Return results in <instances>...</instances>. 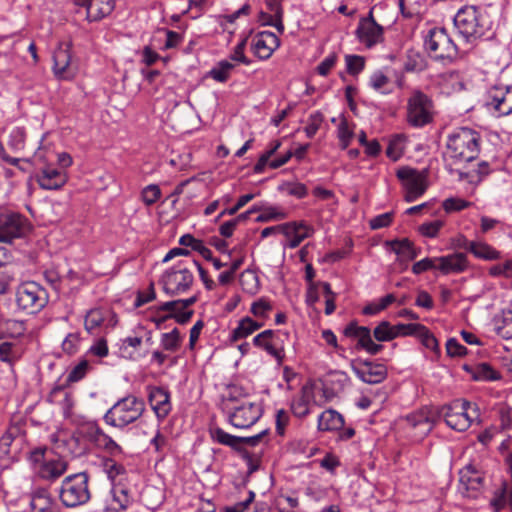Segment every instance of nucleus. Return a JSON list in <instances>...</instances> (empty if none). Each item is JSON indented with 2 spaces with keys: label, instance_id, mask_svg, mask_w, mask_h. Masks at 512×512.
Wrapping results in <instances>:
<instances>
[{
  "label": "nucleus",
  "instance_id": "f257e3e1",
  "mask_svg": "<svg viewBox=\"0 0 512 512\" xmlns=\"http://www.w3.org/2000/svg\"><path fill=\"white\" fill-rule=\"evenodd\" d=\"M482 144L481 134L469 127H457L446 140L444 152L445 168L450 175H454L466 164L477 160Z\"/></svg>",
  "mask_w": 512,
  "mask_h": 512
},
{
  "label": "nucleus",
  "instance_id": "f03ea898",
  "mask_svg": "<svg viewBox=\"0 0 512 512\" xmlns=\"http://www.w3.org/2000/svg\"><path fill=\"white\" fill-rule=\"evenodd\" d=\"M457 35L467 44H476L477 41L489 38L492 22L487 11L476 5L461 7L453 18Z\"/></svg>",
  "mask_w": 512,
  "mask_h": 512
},
{
  "label": "nucleus",
  "instance_id": "7ed1b4c3",
  "mask_svg": "<svg viewBox=\"0 0 512 512\" xmlns=\"http://www.w3.org/2000/svg\"><path fill=\"white\" fill-rule=\"evenodd\" d=\"M241 389L233 386L222 400L221 409L227 422L237 429L253 426L263 415V407L259 402L241 399Z\"/></svg>",
  "mask_w": 512,
  "mask_h": 512
},
{
  "label": "nucleus",
  "instance_id": "20e7f679",
  "mask_svg": "<svg viewBox=\"0 0 512 512\" xmlns=\"http://www.w3.org/2000/svg\"><path fill=\"white\" fill-rule=\"evenodd\" d=\"M146 410L145 401L133 394L118 399L103 416L109 426L124 429L140 419Z\"/></svg>",
  "mask_w": 512,
  "mask_h": 512
},
{
  "label": "nucleus",
  "instance_id": "39448f33",
  "mask_svg": "<svg viewBox=\"0 0 512 512\" xmlns=\"http://www.w3.org/2000/svg\"><path fill=\"white\" fill-rule=\"evenodd\" d=\"M196 260H182L163 272L159 283L169 296H177L190 290L194 283L193 268Z\"/></svg>",
  "mask_w": 512,
  "mask_h": 512
},
{
  "label": "nucleus",
  "instance_id": "423d86ee",
  "mask_svg": "<svg viewBox=\"0 0 512 512\" xmlns=\"http://www.w3.org/2000/svg\"><path fill=\"white\" fill-rule=\"evenodd\" d=\"M89 475L79 472L65 477L59 488V499L66 508H77L91 499Z\"/></svg>",
  "mask_w": 512,
  "mask_h": 512
},
{
  "label": "nucleus",
  "instance_id": "0eeeda50",
  "mask_svg": "<svg viewBox=\"0 0 512 512\" xmlns=\"http://www.w3.org/2000/svg\"><path fill=\"white\" fill-rule=\"evenodd\" d=\"M439 415L444 418L451 429L463 432L472 425L480 414L476 404L464 399H455L450 404L442 406Z\"/></svg>",
  "mask_w": 512,
  "mask_h": 512
},
{
  "label": "nucleus",
  "instance_id": "6e6552de",
  "mask_svg": "<svg viewBox=\"0 0 512 512\" xmlns=\"http://www.w3.org/2000/svg\"><path fill=\"white\" fill-rule=\"evenodd\" d=\"M435 113L432 98L419 89L413 90L407 99V123L413 128H422L433 122Z\"/></svg>",
  "mask_w": 512,
  "mask_h": 512
},
{
  "label": "nucleus",
  "instance_id": "1a4fd4ad",
  "mask_svg": "<svg viewBox=\"0 0 512 512\" xmlns=\"http://www.w3.org/2000/svg\"><path fill=\"white\" fill-rule=\"evenodd\" d=\"M424 47L434 59L453 62L458 56V47L444 27H433L424 38Z\"/></svg>",
  "mask_w": 512,
  "mask_h": 512
},
{
  "label": "nucleus",
  "instance_id": "9d476101",
  "mask_svg": "<svg viewBox=\"0 0 512 512\" xmlns=\"http://www.w3.org/2000/svg\"><path fill=\"white\" fill-rule=\"evenodd\" d=\"M16 303L19 309L28 314H36L48 303L46 290L34 281L22 283L16 291Z\"/></svg>",
  "mask_w": 512,
  "mask_h": 512
},
{
  "label": "nucleus",
  "instance_id": "9b49d317",
  "mask_svg": "<svg viewBox=\"0 0 512 512\" xmlns=\"http://www.w3.org/2000/svg\"><path fill=\"white\" fill-rule=\"evenodd\" d=\"M396 176L402 183L405 191L404 200L408 203L416 201L428 188L427 169L418 170L404 166L397 170Z\"/></svg>",
  "mask_w": 512,
  "mask_h": 512
},
{
  "label": "nucleus",
  "instance_id": "f8f14e48",
  "mask_svg": "<svg viewBox=\"0 0 512 512\" xmlns=\"http://www.w3.org/2000/svg\"><path fill=\"white\" fill-rule=\"evenodd\" d=\"M29 230L27 219L18 212L0 208V242L11 243L26 235Z\"/></svg>",
  "mask_w": 512,
  "mask_h": 512
},
{
  "label": "nucleus",
  "instance_id": "ddd939ff",
  "mask_svg": "<svg viewBox=\"0 0 512 512\" xmlns=\"http://www.w3.org/2000/svg\"><path fill=\"white\" fill-rule=\"evenodd\" d=\"M79 434L96 448L107 454L121 452V446L98 425L96 421H85L79 428Z\"/></svg>",
  "mask_w": 512,
  "mask_h": 512
},
{
  "label": "nucleus",
  "instance_id": "4468645a",
  "mask_svg": "<svg viewBox=\"0 0 512 512\" xmlns=\"http://www.w3.org/2000/svg\"><path fill=\"white\" fill-rule=\"evenodd\" d=\"M485 105L497 117L512 114V85L492 86L486 95Z\"/></svg>",
  "mask_w": 512,
  "mask_h": 512
},
{
  "label": "nucleus",
  "instance_id": "2eb2a0df",
  "mask_svg": "<svg viewBox=\"0 0 512 512\" xmlns=\"http://www.w3.org/2000/svg\"><path fill=\"white\" fill-rule=\"evenodd\" d=\"M134 504V496L128 484L119 481L110 486L103 512H125Z\"/></svg>",
  "mask_w": 512,
  "mask_h": 512
},
{
  "label": "nucleus",
  "instance_id": "dca6fc26",
  "mask_svg": "<svg viewBox=\"0 0 512 512\" xmlns=\"http://www.w3.org/2000/svg\"><path fill=\"white\" fill-rule=\"evenodd\" d=\"M147 391L148 403L158 423L161 424L172 411L171 393L162 386H148Z\"/></svg>",
  "mask_w": 512,
  "mask_h": 512
},
{
  "label": "nucleus",
  "instance_id": "f3484780",
  "mask_svg": "<svg viewBox=\"0 0 512 512\" xmlns=\"http://www.w3.org/2000/svg\"><path fill=\"white\" fill-rule=\"evenodd\" d=\"M72 44L70 42H60L53 53L52 70L55 77L59 80H71L75 76L72 69Z\"/></svg>",
  "mask_w": 512,
  "mask_h": 512
},
{
  "label": "nucleus",
  "instance_id": "a211bd4d",
  "mask_svg": "<svg viewBox=\"0 0 512 512\" xmlns=\"http://www.w3.org/2000/svg\"><path fill=\"white\" fill-rule=\"evenodd\" d=\"M351 369L361 381L368 384L381 383L386 379L388 374L385 365L368 360L352 362Z\"/></svg>",
  "mask_w": 512,
  "mask_h": 512
},
{
  "label": "nucleus",
  "instance_id": "6ab92c4d",
  "mask_svg": "<svg viewBox=\"0 0 512 512\" xmlns=\"http://www.w3.org/2000/svg\"><path fill=\"white\" fill-rule=\"evenodd\" d=\"M280 46L279 37L271 31H260L251 42V50L259 60L269 59Z\"/></svg>",
  "mask_w": 512,
  "mask_h": 512
},
{
  "label": "nucleus",
  "instance_id": "aec40b11",
  "mask_svg": "<svg viewBox=\"0 0 512 512\" xmlns=\"http://www.w3.org/2000/svg\"><path fill=\"white\" fill-rule=\"evenodd\" d=\"M483 485V476L470 465L460 471L459 491L464 497L477 498Z\"/></svg>",
  "mask_w": 512,
  "mask_h": 512
},
{
  "label": "nucleus",
  "instance_id": "412c9836",
  "mask_svg": "<svg viewBox=\"0 0 512 512\" xmlns=\"http://www.w3.org/2000/svg\"><path fill=\"white\" fill-rule=\"evenodd\" d=\"M35 179L44 190H59L67 183L68 175L63 169L47 165L35 175Z\"/></svg>",
  "mask_w": 512,
  "mask_h": 512
},
{
  "label": "nucleus",
  "instance_id": "4be33fe9",
  "mask_svg": "<svg viewBox=\"0 0 512 512\" xmlns=\"http://www.w3.org/2000/svg\"><path fill=\"white\" fill-rule=\"evenodd\" d=\"M282 234L287 238L285 244L290 249L297 248L302 241L312 236L314 229L304 221H292L280 224Z\"/></svg>",
  "mask_w": 512,
  "mask_h": 512
},
{
  "label": "nucleus",
  "instance_id": "5701e85b",
  "mask_svg": "<svg viewBox=\"0 0 512 512\" xmlns=\"http://www.w3.org/2000/svg\"><path fill=\"white\" fill-rule=\"evenodd\" d=\"M344 334L347 337L358 338L357 346L370 355L378 354L383 348V345L377 344L372 340L371 331L368 327L358 326L355 322H351L346 326Z\"/></svg>",
  "mask_w": 512,
  "mask_h": 512
},
{
  "label": "nucleus",
  "instance_id": "b1692460",
  "mask_svg": "<svg viewBox=\"0 0 512 512\" xmlns=\"http://www.w3.org/2000/svg\"><path fill=\"white\" fill-rule=\"evenodd\" d=\"M469 268L466 253L455 252L437 257V270L443 275L461 274Z\"/></svg>",
  "mask_w": 512,
  "mask_h": 512
},
{
  "label": "nucleus",
  "instance_id": "393cba45",
  "mask_svg": "<svg viewBox=\"0 0 512 512\" xmlns=\"http://www.w3.org/2000/svg\"><path fill=\"white\" fill-rule=\"evenodd\" d=\"M124 454L123 448L121 452L116 454H107L100 459V467L103 473L106 475L110 486L118 484L121 478L126 476L127 469L124 464L120 461V457Z\"/></svg>",
  "mask_w": 512,
  "mask_h": 512
},
{
  "label": "nucleus",
  "instance_id": "a878e982",
  "mask_svg": "<svg viewBox=\"0 0 512 512\" xmlns=\"http://www.w3.org/2000/svg\"><path fill=\"white\" fill-rule=\"evenodd\" d=\"M75 4L84 7L86 19L96 22L104 19L112 13L115 7L114 0H74Z\"/></svg>",
  "mask_w": 512,
  "mask_h": 512
},
{
  "label": "nucleus",
  "instance_id": "bb28decb",
  "mask_svg": "<svg viewBox=\"0 0 512 512\" xmlns=\"http://www.w3.org/2000/svg\"><path fill=\"white\" fill-rule=\"evenodd\" d=\"M68 386L61 384L58 380L47 396V401L51 404H58L61 407L62 414L69 418L74 407V398L71 392L67 390Z\"/></svg>",
  "mask_w": 512,
  "mask_h": 512
},
{
  "label": "nucleus",
  "instance_id": "cd10ccee",
  "mask_svg": "<svg viewBox=\"0 0 512 512\" xmlns=\"http://www.w3.org/2000/svg\"><path fill=\"white\" fill-rule=\"evenodd\" d=\"M355 34L359 42L367 48H372L384 40V29L379 24L358 23Z\"/></svg>",
  "mask_w": 512,
  "mask_h": 512
},
{
  "label": "nucleus",
  "instance_id": "c85d7f7f",
  "mask_svg": "<svg viewBox=\"0 0 512 512\" xmlns=\"http://www.w3.org/2000/svg\"><path fill=\"white\" fill-rule=\"evenodd\" d=\"M32 512H60V507L48 490L39 488L31 494Z\"/></svg>",
  "mask_w": 512,
  "mask_h": 512
},
{
  "label": "nucleus",
  "instance_id": "c756f323",
  "mask_svg": "<svg viewBox=\"0 0 512 512\" xmlns=\"http://www.w3.org/2000/svg\"><path fill=\"white\" fill-rule=\"evenodd\" d=\"M143 343V337L134 335L127 336L121 340L119 351L123 358L128 360L137 361L144 358L148 351L140 352L139 348Z\"/></svg>",
  "mask_w": 512,
  "mask_h": 512
},
{
  "label": "nucleus",
  "instance_id": "7c9ffc66",
  "mask_svg": "<svg viewBox=\"0 0 512 512\" xmlns=\"http://www.w3.org/2000/svg\"><path fill=\"white\" fill-rule=\"evenodd\" d=\"M388 244L391 250L399 257L401 261L409 262L415 260L421 253V248L415 247L408 238L395 239Z\"/></svg>",
  "mask_w": 512,
  "mask_h": 512
},
{
  "label": "nucleus",
  "instance_id": "2f4dec72",
  "mask_svg": "<svg viewBox=\"0 0 512 512\" xmlns=\"http://www.w3.org/2000/svg\"><path fill=\"white\" fill-rule=\"evenodd\" d=\"M68 468V464L63 459H52L44 461L38 470L41 479L47 481H55L60 478Z\"/></svg>",
  "mask_w": 512,
  "mask_h": 512
},
{
  "label": "nucleus",
  "instance_id": "473e14b6",
  "mask_svg": "<svg viewBox=\"0 0 512 512\" xmlns=\"http://www.w3.org/2000/svg\"><path fill=\"white\" fill-rule=\"evenodd\" d=\"M263 325V322L256 321L249 316H245L238 321L237 327L231 331L229 340L230 342L234 343L241 339L247 338L255 331L262 328Z\"/></svg>",
  "mask_w": 512,
  "mask_h": 512
},
{
  "label": "nucleus",
  "instance_id": "72a5a7b5",
  "mask_svg": "<svg viewBox=\"0 0 512 512\" xmlns=\"http://www.w3.org/2000/svg\"><path fill=\"white\" fill-rule=\"evenodd\" d=\"M463 369L471 375L475 381H496L501 379V374L489 363L483 362L475 366L463 365Z\"/></svg>",
  "mask_w": 512,
  "mask_h": 512
},
{
  "label": "nucleus",
  "instance_id": "f704fd0d",
  "mask_svg": "<svg viewBox=\"0 0 512 512\" xmlns=\"http://www.w3.org/2000/svg\"><path fill=\"white\" fill-rule=\"evenodd\" d=\"M368 86L382 95L394 92V82L381 69L375 70L369 77Z\"/></svg>",
  "mask_w": 512,
  "mask_h": 512
},
{
  "label": "nucleus",
  "instance_id": "c9c22d12",
  "mask_svg": "<svg viewBox=\"0 0 512 512\" xmlns=\"http://www.w3.org/2000/svg\"><path fill=\"white\" fill-rule=\"evenodd\" d=\"M343 416L334 409L323 411L318 417L320 431H338L344 426Z\"/></svg>",
  "mask_w": 512,
  "mask_h": 512
},
{
  "label": "nucleus",
  "instance_id": "e433bc0d",
  "mask_svg": "<svg viewBox=\"0 0 512 512\" xmlns=\"http://www.w3.org/2000/svg\"><path fill=\"white\" fill-rule=\"evenodd\" d=\"M209 435L214 442L228 446L236 451H241V439L239 436L229 434L217 426L209 428Z\"/></svg>",
  "mask_w": 512,
  "mask_h": 512
},
{
  "label": "nucleus",
  "instance_id": "4c0bfd02",
  "mask_svg": "<svg viewBox=\"0 0 512 512\" xmlns=\"http://www.w3.org/2000/svg\"><path fill=\"white\" fill-rule=\"evenodd\" d=\"M289 339V333L281 332L279 330H272V336L270 340L271 349L269 355L275 358L278 365H281L285 358V341Z\"/></svg>",
  "mask_w": 512,
  "mask_h": 512
},
{
  "label": "nucleus",
  "instance_id": "58836bf2",
  "mask_svg": "<svg viewBox=\"0 0 512 512\" xmlns=\"http://www.w3.org/2000/svg\"><path fill=\"white\" fill-rule=\"evenodd\" d=\"M465 167L460 168L454 175H457L458 180H466L469 183H477L482 180L484 176L490 173V165L486 161L477 163V167L471 170H464Z\"/></svg>",
  "mask_w": 512,
  "mask_h": 512
},
{
  "label": "nucleus",
  "instance_id": "ea45409f",
  "mask_svg": "<svg viewBox=\"0 0 512 512\" xmlns=\"http://www.w3.org/2000/svg\"><path fill=\"white\" fill-rule=\"evenodd\" d=\"M475 258L484 261H493L501 258V252L484 241H474L470 245V252Z\"/></svg>",
  "mask_w": 512,
  "mask_h": 512
},
{
  "label": "nucleus",
  "instance_id": "a19ab883",
  "mask_svg": "<svg viewBox=\"0 0 512 512\" xmlns=\"http://www.w3.org/2000/svg\"><path fill=\"white\" fill-rule=\"evenodd\" d=\"M234 64L227 60H221L216 63L205 75L206 78H211L219 83H225L231 77L234 70Z\"/></svg>",
  "mask_w": 512,
  "mask_h": 512
},
{
  "label": "nucleus",
  "instance_id": "79ce46f5",
  "mask_svg": "<svg viewBox=\"0 0 512 512\" xmlns=\"http://www.w3.org/2000/svg\"><path fill=\"white\" fill-rule=\"evenodd\" d=\"M495 330L504 339H512V310H503L494 320Z\"/></svg>",
  "mask_w": 512,
  "mask_h": 512
},
{
  "label": "nucleus",
  "instance_id": "37998d69",
  "mask_svg": "<svg viewBox=\"0 0 512 512\" xmlns=\"http://www.w3.org/2000/svg\"><path fill=\"white\" fill-rule=\"evenodd\" d=\"M240 285L245 293L255 295L260 289V280L257 273L251 269H246L240 274Z\"/></svg>",
  "mask_w": 512,
  "mask_h": 512
},
{
  "label": "nucleus",
  "instance_id": "c03bdc74",
  "mask_svg": "<svg viewBox=\"0 0 512 512\" xmlns=\"http://www.w3.org/2000/svg\"><path fill=\"white\" fill-rule=\"evenodd\" d=\"M182 340L179 329L175 327L170 332L161 334L160 345L165 351L176 352L180 349Z\"/></svg>",
  "mask_w": 512,
  "mask_h": 512
},
{
  "label": "nucleus",
  "instance_id": "a18cd8bd",
  "mask_svg": "<svg viewBox=\"0 0 512 512\" xmlns=\"http://www.w3.org/2000/svg\"><path fill=\"white\" fill-rule=\"evenodd\" d=\"M179 244L184 247H190L193 251L198 252L205 260L211 258V250L205 246L204 242L196 239L191 234H184L179 239Z\"/></svg>",
  "mask_w": 512,
  "mask_h": 512
},
{
  "label": "nucleus",
  "instance_id": "49530a36",
  "mask_svg": "<svg viewBox=\"0 0 512 512\" xmlns=\"http://www.w3.org/2000/svg\"><path fill=\"white\" fill-rule=\"evenodd\" d=\"M91 365L87 360H81L76 366H74L68 373L64 382L61 384L70 386L72 383L81 381L86 377L88 372L91 370Z\"/></svg>",
  "mask_w": 512,
  "mask_h": 512
},
{
  "label": "nucleus",
  "instance_id": "de8ad7c7",
  "mask_svg": "<svg viewBox=\"0 0 512 512\" xmlns=\"http://www.w3.org/2000/svg\"><path fill=\"white\" fill-rule=\"evenodd\" d=\"M14 280V267L10 264L0 262V296L9 292Z\"/></svg>",
  "mask_w": 512,
  "mask_h": 512
},
{
  "label": "nucleus",
  "instance_id": "09e8293b",
  "mask_svg": "<svg viewBox=\"0 0 512 512\" xmlns=\"http://www.w3.org/2000/svg\"><path fill=\"white\" fill-rule=\"evenodd\" d=\"M105 319V312L102 309H90L85 316L84 327L87 332L93 333L95 329L99 328L104 323Z\"/></svg>",
  "mask_w": 512,
  "mask_h": 512
},
{
  "label": "nucleus",
  "instance_id": "8fccbe9b",
  "mask_svg": "<svg viewBox=\"0 0 512 512\" xmlns=\"http://www.w3.org/2000/svg\"><path fill=\"white\" fill-rule=\"evenodd\" d=\"M283 0H265L266 6L271 13H274L276 16L275 23L266 22L270 26H273L277 29V31L282 34L284 32V24H283Z\"/></svg>",
  "mask_w": 512,
  "mask_h": 512
},
{
  "label": "nucleus",
  "instance_id": "3c124183",
  "mask_svg": "<svg viewBox=\"0 0 512 512\" xmlns=\"http://www.w3.org/2000/svg\"><path fill=\"white\" fill-rule=\"evenodd\" d=\"M26 141V130L24 127H14L8 137V146L14 152L24 149Z\"/></svg>",
  "mask_w": 512,
  "mask_h": 512
},
{
  "label": "nucleus",
  "instance_id": "603ef678",
  "mask_svg": "<svg viewBox=\"0 0 512 512\" xmlns=\"http://www.w3.org/2000/svg\"><path fill=\"white\" fill-rule=\"evenodd\" d=\"M374 337L377 341H391L396 338L394 327L388 321L380 322L374 329Z\"/></svg>",
  "mask_w": 512,
  "mask_h": 512
},
{
  "label": "nucleus",
  "instance_id": "864d4df0",
  "mask_svg": "<svg viewBox=\"0 0 512 512\" xmlns=\"http://www.w3.org/2000/svg\"><path fill=\"white\" fill-rule=\"evenodd\" d=\"M80 341L81 337L79 332L68 333L62 341V351L67 355L76 354L80 347Z\"/></svg>",
  "mask_w": 512,
  "mask_h": 512
},
{
  "label": "nucleus",
  "instance_id": "5fc2aeb1",
  "mask_svg": "<svg viewBox=\"0 0 512 512\" xmlns=\"http://www.w3.org/2000/svg\"><path fill=\"white\" fill-rule=\"evenodd\" d=\"M346 71L349 75L356 76L365 68V58L360 55L345 56Z\"/></svg>",
  "mask_w": 512,
  "mask_h": 512
},
{
  "label": "nucleus",
  "instance_id": "6e6d98bb",
  "mask_svg": "<svg viewBox=\"0 0 512 512\" xmlns=\"http://www.w3.org/2000/svg\"><path fill=\"white\" fill-rule=\"evenodd\" d=\"M337 136L340 142L341 149L345 150L351 143L354 136L353 130L349 128L346 118H342L337 128Z\"/></svg>",
  "mask_w": 512,
  "mask_h": 512
},
{
  "label": "nucleus",
  "instance_id": "4d7b16f0",
  "mask_svg": "<svg viewBox=\"0 0 512 512\" xmlns=\"http://www.w3.org/2000/svg\"><path fill=\"white\" fill-rule=\"evenodd\" d=\"M324 121V115L320 111L312 112L307 120V125L304 128L305 134L308 138H313L319 130Z\"/></svg>",
  "mask_w": 512,
  "mask_h": 512
},
{
  "label": "nucleus",
  "instance_id": "13d9d810",
  "mask_svg": "<svg viewBox=\"0 0 512 512\" xmlns=\"http://www.w3.org/2000/svg\"><path fill=\"white\" fill-rule=\"evenodd\" d=\"M161 197V189L157 184H149L141 191V198L145 205L155 204Z\"/></svg>",
  "mask_w": 512,
  "mask_h": 512
},
{
  "label": "nucleus",
  "instance_id": "bf43d9fd",
  "mask_svg": "<svg viewBox=\"0 0 512 512\" xmlns=\"http://www.w3.org/2000/svg\"><path fill=\"white\" fill-rule=\"evenodd\" d=\"M394 333L397 337H405V336H417L420 329H423V324L420 323H398L393 325Z\"/></svg>",
  "mask_w": 512,
  "mask_h": 512
},
{
  "label": "nucleus",
  "instance_id": "052dcab7",
  "mask_svg": "<svg viewBox=\"0 0 512 512\" xmlns=\"http://www.w3.org/2000/svg\"><path fill=\"white\" fill-rule=\"evenodd\" d=\"M472 205L471 202L458 198L450 197L443 201L442 207L447 213L462 211Z\"/></svg>",
  "mask_w": 512,
  "mask_h": 512
},
{
  "label": "nucleus",
  "instance_id": "680f3d73",
  "mask_svg": "<svg viewBox=\"0 0 512 512\" xmlns=\"http://www.w3.org/2000/svg\"><path fill=\"white\" fill-rule=\"evenodd\" d=\"M272 310V305L266 298H260L254 301L250 307V312L256 317L265 319Z\"/></svg>",
  "mask_w": 512,
  "mask_h": 512
},
{
  "label": "nucleus",
  "instance_id": "e2e57ef3",
  "mask_svg": "<svg viewBox=\"0 0 512 512\" xmlns=\"http://www.w3.org/2000/svg\"><path fill=\"white\" fill-rule=\"evenodd\" d=\"M443 226L444 221L436 219L421 224L418 230L419 233L424 237L435 238Z\"/></svg>",
  "mask_w": 512,
  "mask_h": 512
},
{
  "label": "nucleus",
  "instance_id": "0e129e2a",
  "mask_svg": "<svg viewBox=\"0 0 512 512\" xmlns=\"http://www.w3.org/2000/svg\"><path fill=\"white\" fill-rule=\"evenodd\" d=\"M429 270H437V257H426L412 265L411 271L415 275H420Z\"/></svg>",
  "mask_w": 512,
  "mask_h": 512
},
{
  "label": "nucleus",
  "instance_id": "69168bd1",
  "mask_svg": "<svg viewBox=\"0 0 512 512\" xmlns=\"http://www.w3.org/2000/svg\"><path fill=\"white\" fill-rule=\"evenodd\" d=\"M402 142L403 139L400 135H396L392 139H390L386 149L387 157H389L393 161H397L402 156Z\"/></svg>",
  "mask_w": 512,
  "mask_h": 512
},
{
  "label": "nucleus",
  "instance_id": "338daca9",
  "mask_svg": "<svg viewBox=\"0 0 512 512\" xmlns=\"http://www.w3.org/2000/svg\"><path fill=\"white\" fill-rule=\"evenodd\" d=\"M416 337L420 340L421 344L427 349H430L432 351L438 350V341L426 326L423 325V329L419 330Z\"/></svg>",
  "mask_w": 512,
  "mask_h": 512
},
{
  "label": "nucleus",
  "instance_id": "774afa93",
  "mask_svg": "<svg viewBox=\"0 0 512 512\" xmlns=\"http://www.w3.org/2000/svg\"><path fill=\"white\" fill-rule=\"evenodd\" d=\"M291 411L294 416L304 418L309 414V402L305 396L294 398L291 403Z\"/></svg>",
  "mask_w": 512,
  "mask_h": 512
}]
</instances>
